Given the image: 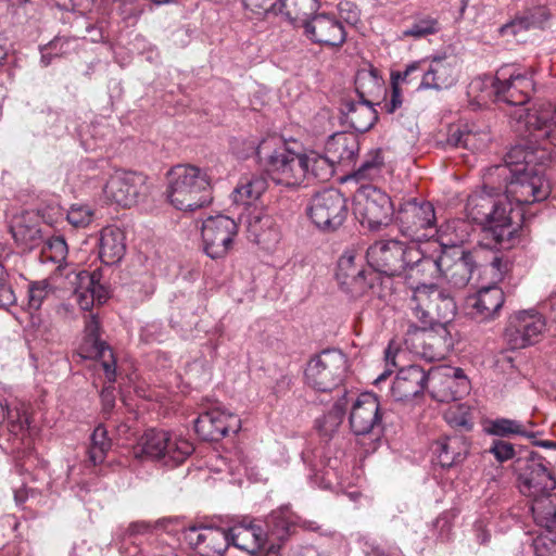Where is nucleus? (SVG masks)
<instances>
[{"label":"nucleus","mask_w":556,"mask_h":556,"mask_svg":"<svg viewBox=\"0 0 556 556\" xmlns=\"http://www.w3.org/2000/svg\"><path fill=\"white\" fill-rule=\"evenodd\" d=\"M532 146L513 147L505 156L503 164L489 169L486 179H503L505 184V201L510 207L533 204L547 199L551 192L548 180L544 175V165L549 161V149L541 147L529 150Z\"/></svg>","instance_id":"f257e3e1"},{"label":"nucleus","mask_w":556,"mask_h":556,"mask_svg":"<svg viewBox=\"0 0 556 556\" xmlns=\"http://www.w3.org/2000/svg\"><path fill=\"white\" fill-rule=\"evenodd\" d=\"M415 255H419L416 249H406L397 241L384 242V276L397 278L390 286L392 292L409 290L413 296L418 287L434 285L432 280L441 276V256H424L413 262Z\"/></svg>","instance_id":"f03ea898"},{"label":"nucleus","mask_w":556,"mask_h":556,"mask_svg":"<svg viewBox=\"0 0 556 556\" xmlns=\"http://www.w3.org/2000/svg\"><path fill=\"white\" fill-rule=\"evenodd\" d=\"M207 173L193 165H177L168 173L167 198L180 211H194L212 201Z\"/></svg>","instance_id":"7ed1b4c3"},{"label":"nucleus","mask_w":556,"mask_h":556,"mask_svg":"<svg viewBox=\"0 0 556 556\" xmlns=\"http://www.w3.org/2000/svg\"><path fill=\"white\" fill-rule=\"evenodd\" d=\"M514 212L507 203L495 199L485 190L475 191L466 203L467 217L483 226L484 231L492 235L496 243H502L515 230L511 228Z\"/></svg>","instance_id":"20e7f679"},{"label":"nucleus","mask_w":556,"mask_h":556,"mask_svg":"<svg viewBox=\"0 0 556 556\" xmlns=\"http://www.w3.org/2000/svg\"><path fill=\"white\" fill-rule=\"evenodd\" d=\"M515 121L514 131L521 137V146H532L530 150L541 147H556V109L539 106L533 109L519 108L511 115Z\"/></svg>","instance_id":"39448f33"},{"label":"nucleus","mask_w":556,"mask_h":556,"mask_svg":"<svg viewBox=\"0 0 556 556\" xmlns=\"http://www.w3.org/2000/svg\"><path fill=\"white\" fill-rule=\"evenodd\" d=\"M275 143V138L262 140L255 151L257 157L267 161V170L275 182L288 187L299 186L305 179L303 154L291 151L285 144L269 154Z\"/></svg>","instance_id":"423d86ee"},{"label":"nucleus","mask_w":556,"mask_h":556,"mask_svg":"<svg viewBox=\"0 0 556 556\" xmlns=\"http://www.w3.org/2000/svg\"><path fill=\"white\" fill-rule=\"evenodd\" d=\"M415 317L420 325L437 323L448 325L456 314V304L450 292L437 285H424L417 288L412 298Z\"/></svg>","instance_id":"0eeeda50"},{"label":"nucleus","mask_w":556,"mask_h":556,"mask_svg":"<svg viewBox=\"0 0 556 556\" xmlns=\"http://www.w3.org/2000/svg\"><path fill=\"white\" fill-rule=\"evenodd\" d=\"M348 213L346 199L334 188L316 192L306 205L307 217L324 232L337 231L344 224Z\"/></svg>","instance_id":"6e6552de"},{"label":"nucleus","mask_w":556,"mask_h":556,"mask_svg":"<svg viewBox=\"0 0 556 556\" xmlns=\"http://www.w3.org/2000/svg\"><path fill=\"white\" fill-rule=\"evenodd\" d=\"M348 367V358L340 350H325L308 362L306 382L316 391L330 392L342 382Z\"/></svg>","instance_id":"1a4fd4ad"},{"label":"nucleus","mask_w":556,"mask_h":556,"mask_svg":"<svg viewBox=\"0 0 556 556\" xmlns=\"http://www.w3.org/2000/svg\"><path fill=\"white\" fill-rule=\"evenodd\" d=\"M492 87L497 101L505 102L513 106L508 115L510 126L514 129L516 122L513 121L511 115L517 109L525 108L523 105L529 101L534 90L532 77L527 74L513 73L508 66H504L497 71Z\"/></svg>","instance_id":"9d476101"},{"label":"nucleus","mask_w":556,"mask_h":556,"mask_svg":"<svg viewBox=\"0 0 556 556\" xmlns=\"http://www.w3.org/2000/svg\"><path fill=\"white\" fill-rule=\"evenodd\" d=\"M81 359H98L110 382L116 380V359L112 349L100 339V323L94 314L85 317L84 337L77 350Z\"/></svg>","instance_id":"9b49d317"},{"label":"nucleus","mask_w":556,"mask_h":556,"mask_svg":"<svg viewBox=\"0 0 556 556\" xmlns=\"http://www.w3.org/2000/svg\"><path fill=\"white\" fill-rule=\"evenodd\" d=\"M390 206L399 229L410 239H420L419 230L434 226V208L429 202L409 200L405 203L399 202L396 206L395 200L390 199Z\"/></svg>","instance_id":"f8f14e48"},{"label":"nucleus","mask_w":556,"mask_h":556,"mask_svg":"<svg viewBox=\"0 0 556 556\" xmlns=\"http://www.w3.org/2000/svg\"><path fill=\"white\" fill-rule=\"evenodd\" d=\"M238 233L237 223L225 215L210 216L202 225V242L205 254L213 258H223L232 249Z\"/></svg>","instance_id":"ddd939ff"},{"label":"nucleus","mask_w":556,"mask_h":556,"mask_svg":"<svg viewBox=\"0 0 556 556\" xmlns=\"http://www.w3.org/2000/svg\"><path fill=\"white\" fill-rule=\"evenodd\" d=\"M546 331L545 317L535 311H521L510 317L505 339L511 349H525L541 341Z\"/></svg>","instance_id":"4468645a"},{"label":"nucleus","mask_w":556,"mask_h":556,"mask_svg":"<svg viewBox=\"0 0 556 556\" xmlns=\"http://www.w3.org/2000/svg\"><path fill=\"white\" fill-rule=\"evenodd\" d=\"M556 486L552 469L546 466L542 455L531 452L519 475V490L531 501L549 494Z\"/></svg>","instance_id":"2eb2a0df"},{"label":"nucleus","mask_w":556,"mask_h":556,"mask_svg":"<svg viewBox=\"0 0 556 556\" xmlns=\"http://www.w3.org/2000/svg\"><path fill=\"white\" fill-rule=\"evenodd\" d=\"M431 395L439 402H452L468 394L470 382L462 368L443 366L428 372Z\"/></svg>","instance_id":"dca6fc26"},{"label":"nucleus","mask_w":556,"mask_h":556,"mask_svg":"<svg viewBox=\"0 0 556 556\" xmlns=\"http://www.w3.org/2000/svg\"><path fill=\"white\" fill-rule=\"evenodd\" d=\"M147 190L144 175L122 169L115 170L103 188L106 199L123 207L138 203Z\"/></svg>","instance_id":"f3484780"},{"label":"nucleus","mask_w":556,"mask_h":556,"mask_svg":"<svg viewBox=\"0 0 556 556\" xmlns=\"http://www.w3.org/2000/svg\"><path fill=\"white\" fill-rule=\"evenodd\" d=\"M358 250L355 247L346 248L338 260L336 279L346 293L357 295L366 289L374 287V279L369 277L368 269L356 263Z\"/></svg>","instance_id":"a211bd4d"},{"label":"nucleus","mask_w":556,"mask_h":556,"mask_svg":"<svg viewBox=\"0 0 556 556\" xmlns=\"http://www.w3.org/2000/svg\"><path fill=\"white\" fill-rule=\"evenodd\" d=\"M348 405L351 403L350 426L356 435H365L381 422L380 401L372 392H364L355 399L345 393Z\"/></svg>","instance_id":"6ab92c4d"},{"label":"nucleus","mask_w":556,"mask_h":556,"mask_svg":"<svg viewBox=\"0 0 556 556\" xmlns=\"http://www.w3.org/2000/svg\"><path fill=\"white\" fill-rule=\"evenodd\" d=\"M355 215L363 228L376 232L382 224V191L379 185L363 182L355 194Z\"/></svg>","instance_id":"aec40b11"},{"label":"nucleus","mask_w":556,"mask_h":556,"mask_svg":"<svg viewBox=\"0 0 556 556\" xmlns=\"http://www.w3.org/2000/svg\"><path fill=\"white\" fill-rule=\"evenodd\" d=\"M417 340L419 341L418 353L429 362L444 359L454 345L453 337L443 323L420 325Z\"/></svg>","instance_id":"412c9836"},{"label":"nucleus","mask_w":556,"mask_h":556,"mask_svg":"<svg viewBox=\"0 0 556 556\" xmlns=\"http://www.w3.org/2000/svg\"><path fill=\"white\" fill-rule=\"evenodd\" d=\"M185 540L202 556H223L230 546L228 529L212 526L188 528Z\"/></svg>","instance_id":"4be33fe9"},{"label":"nucleus","mask_w":556,"mask_h":556,"mask_svg":"<svg viewBox=\"0 0 556 556\" xmlns=\"http://www.w3.org/2000/svg\"><path fill=\"white\" fill-rule=\"evenodd\" d=\"M195 431L204 440L218 441L228 433H237L241 428V419L219 407L201 414L194 422Z\"/></svg>","instance_id":"5701e85b"},{"label":"nucleus","mask_w":556,"mask_h":556,"mask_svg":"<svg viewBox=\"0 0 556 556\" xmlns=\"http://www.w3.org/2000/svg\"><path fill=\"white\" fill-rule=\"evenodd\" d=\"M229 544L254 555L266 548V533L262 519L245 517L228 528Z\"/></svg>","instance_id":"b1692460"},{"label":"nucleus","mask_w":556,"mask_h":556,"mask_svg":"<svg viewBox=\"0 0 556 556\" xmlns=\"http://www.w3.org/2000/svg\"><path fill=\"white\" fill-rule=\"evenodd\" d=\"M66 280L75 302L83 311H88L97 302L106 300V290L99 283L93 274L87 270H72L66 274Z\"/></svg>","instance_id":"393cba45"},{"label":"nucleus","mask_w":556,"mask_h":556,"mask_svg":"<svg viewBox=\"0 0 556 556\" xmlns=\"http://www.w3.org/2000/svg\"><path fill=\"white\" fill-rule=\"evenodd\" d=\"M306 37L315 43L341 46L346 33L342 23L331 14H314L303 26Z\"/></svg>","instance_id":"a878e982"},{"label":"nucleus","mask_w":556,"mask_h":556,"mask_svg":"<svg viewBox=\"0 0 556 556\" xmlns=\"http://www.w3.org/2000/svg\"><path fill=\"white\" fill-rule=\"evenodd\" d=\"M441 276L454 288L462 289L470 281L477 268L473 252H444L441 255Z\"/></svg>","instance_id":"bb28decb"},{"label":"nucleus","mask_w":556,"mask_h":556,"mask_svg":"<svg viewBox=\"0 0 556 556\" xmlns=\"http://www.w3.org/2000/svg\"><path fill=\"white\" fill-rule=\"evenodd\" d=\"M458 77L457 60L454 55H437L430 59L419 88L446 89L453 86Z\"/></svg>","instance_id":"cd10ccee"},{"label":"nucleus","mask_w":556,"mask_h":556,"mask_svg":"<svg viewBox=\"0 0 556 556\" xmlns=\"http://www.w3.org/2000/svg\"><path fill=\"white\" fill-rule=\"evenodd\" d=\"M504 303V292L497 286L480 289L475 295L467 299V314L478 320L484 321L493 318Z\"/></svg>","instance_id":"c85d7f7f"},{"label":"nucleus","mask_w":556,"mask_h":556,"mask_svg":"<svg viewBox=\"0 0 556 556\" xmlns=\"http://www.w3.org/2000/svg\"><path fill=\"white\" fill-rule=\"evenodd\" d=\"M428 383V374L417 365L401 368L391 386L395 401H405L421 393Z\"/></svg>","instance_id":"c756f323"},{"label":"nucleus","mask_w":556,"mask_h":556,"mask_svg":"<svg viewBox=\"0 0 556 556\" xmlns=\"http://www.w3.org/2000/svg\"><path fill=\"white\" fill-rule=\"evenodd\" d=\"M39 219V216L31 212L23 213L13 219L11 233L23 250H33L43 242Z\"/></svg>","instance_id":"7c9ffc66"},{"label":"nucleus","mask_w":556,"mask_h":556,"mask_svg":"<svg viewBox=\"0 0 556 556\" xmlns=\"http://www.w3.org/2000/svg\"><path fill=\"white\" fill-rule=\"evenodd\" d=\"M372 100L359 99L358 101H346L341 108L344 122L355 131L365 132L369 130L378 119V112L374 108Z\"/></svg>","instance_id":"2f4dec72"},{"label":"nucleus","mask_w":556,"mask_h":556,"mask_svg":"<svg viewBox=\"0 0 556 556\" xmlns=\"http://www.w3.org/2000/svg\"><path fill=\"white\" fill-rule=\"evenodd\" d=\"M126 253V237L123 230L109 226L101 230L99 257L105 265L119 263Z\"/></svg>","instance_id":"473e14b6"},{"label":"nucleus","mask_w":556,"mask_h":556,"mask_svg":"<svg viewBox=\"0 0 556 556\" xmlns=\"http://www.w3.org/2000/svg\"><path fill=\"white\" fill-rule=\"evenodd\" d=\"M359 150L358 138L351 132H337L330 136L325 152L333 164L350 163Z\"/></svg>","instance_id":"72a5a7b5"},{"label":"nucleus","mask_w":556,"mask_h":556,"mask_svg":"<svg viewBox=\"0 0 556 556\" xmlns=\"http://www.w3.org/2000/svg\"><path fill=\"white\" fill-rule=\"evenodd\" d=\"M317 0H279L278 13L295 26H304L318 10Z\"/></svg>","instance_id":"f704fd0d"},{"label":"nucleus","mask_w":556,"mask_h":556,"mask_svg":"<svg viewBox=\"0 0 556 556\" xmlns=\"http://www.w3.org/2000/svg\"><path fill=\"white\" fill-rule=\"evenodd\" d=\"M438 459L442 467L463 462L468 454V443L462 437H448L438 442Z\"/></svg>","instance_id":"c9c22d12"},{"label":"nucleus","mask_w":556,"mask_h":556,"mask_svg":"<svg viewBox=\"0 0 556 556\" xmlns=\"http://www.w3.org/2000/svg\"><path fill=\"white\" fill-rule=\"evenodd\" d=\"M531 511L535 523L542 530L556 529V493H549L531 501Z\"/></svg>","instance_id":"e433bc0d"},{"label":"nucleus","mask_w":556,"mask_h":556,"mask_svg":"<svg viewBox=\"0 0 556 556\" xmlns=\"http://www.w3.org/2000/svg\"><path fill=\"white\" fill-rule=\"evenodd\" d=\"M267 182L261 176L243 177L232 192L233 203L250 205L266 190Z\"/></svg>","instance_id":"4c0bfd02"},{"label":"nucleus","mask_w":556,"mask_h":556,"mask_svg":"<svg viewBox=\"0 0 556 556\" xmlns=\"http://www.w3.org/2000/svg\"><path fill=\"white\" fill-rule=\"evenodd\" d=\"M302 165L305 169V179L313 178L319 181H327L334 174V164L326 153L309 152L303 154Z\"/></svg>","instance_id":"58836bf2"},{"label":"nucleus","mask_w":556,"mask_h":556,"mask_svg":"<svg viewBox=\"0 0 556 556\" xmlns=\"http://www.w3.org/2000/svg\"><path fill=\"white\" fill-rule=\"evenodd\" d=\"M266 533V544L271 542L268 548L274 547L275 541L285 540L290 532L292 522L286 510H275L266 519L262 520Z\"/></svg>","instance_id":"ea45409f"},{"label":"nucleus","mask_w":556,"mask_h":556,"mask_svg":"<svg viewBox=\"0 0 556 556\" xmlns=\"http://www.w3.org/2000/svg\"><path fill=\"white\" fill-rule=\"evenodd\" d=\"M355 90L359 99L371 100L379 92V71L371 64L359 68L355 75Z\"/></svg>","instance_id":"a19ab883"},{"label":"nucleus","mask_w":556,"mask_h":556,"mask_svg":"<svg viewBox=\"0 0 556 556\" xmlns=\"http://www.w3.org/2000/svg\"><path fill=\"white\" fill-rule=\"evenodd\" d=\"M425 61L413 62L407 65L404 72H391V99L388 108L389 113H393L401 108L403 103L402 86L408 83V77L418 70H425Z\"/></svg>","instance_id":"79ce46f5"},{"label":"nucleus","mask_w":556,"mask_h":556,"mask_svg":"<svg viewBox=\"0 0 556 556\" xmlns=\"http://www.w3.org/2000/svg\"><path fill=\"white\" fill-rule=\"evenodd\" d=\"M346 408L348 396L343 394V396L336 402L331 410L316 420V428L323 437L329 438L338 430Z\"/></svg>","instance_id":"37998d69"},{"label":"nucleus","mask_w":556,"mask_h":556,"mask_svg":"<svg viewBox=\"0 0 556 556\" xmlns=\"http://www.w3.org/2000/svg\"><path fill=\"white\" fill-rule=\"evenodd\" d=\"M169 433L163 430L150 429L140 441V451L151 458H162L166 450Z\"/></svg>","instance_id":"c03bdc74"},{"label":"nucleus","mask_w":556,"mask_h":556,"mask_svg":"<svg viewBox=\"0 0 556 556\" xmlns=\"http://www.w3.org/2000/svg\"><path fill=\"white\" fill-rule=\"evenodd\" d=\"M111 440L108 438V431L99 425L92 432L90 438V446L88 448V459L92 465L102 464L111 448Z\"/></svg>","instance_id":"a18cd8bd"},{"label":"nucleus","mask_w":556,"mask_h":556,"mask_svg":"<svg viewBox=\"0 0 556 556\" xmlns=\"http://www.w3.org/2000/svg\"><path fill=\"white\" fill-rule=\"evenodd\" d=\"M193 451L194 447L190 441L169 433V439H167L163 458H167V462L172 460L174 465H178L190 456Z\"/></svg>","instance_id":"49530a36"},{"label":"nucleus","mask_w":556,"mask_h":556,"mask_svg":"<svg viewBox=\"0 0 556 556\" xmlns=\"http://www.w3.org/2000/svg\"><path fill=\"white\" fill-rule=\"evenodd\" d=\"M464 220H451L440 228L442 244L455 247L467 240L469 232Z\"/></svg>","instance_id":"de8ad7c7"},{"label":"nucleus","mask_w":556,"mask_h":556,"mask_svg":"<svg viewBox=\"0 0 556 556\" xmlns=\"http://www.w3.org/2000/svg\"><path fill=\"white\" fill-rule=\"evenodd\" d=\"M366 267L368 269L369 277L374 279L375 285H382V242L375 241L368 247L366 254Z\"/></svg>","instance_id":"09e8293b"},{"label":"nucleus","mask_w":556,"mask_h":556,"mask_svg":"<svg viewBox=\"0 0 556 556\" xmlns=\"http://www.w3.org/2000/svg\"><path fill=\"white\" fill-rule=\"evenodd\" d=\"M529 31L530 29L519 13L498 28L500 37L506 41L516 42H525Z\"/></svg>","instance_id":"8fccbe9b"},{"label":"nucleus","mask_w":556,"mask_h":556,"mask_svg":"<svg viewBox=\"0 0 556 556\" xmlns=\"http://www.w3.org/2000/svg\"><path fill=\"white\" fill-rule=\"evenodd\" d=\"M381 175L382 156L379 149L375 152V155L371 156V159L366 160L354 174L357 181L361 182L368 180L370 181L369 184H372L374 181L378 184Z\"/></svg>","instance_id":"3c124183"},{"label":"nucleus","mask_w":556,"mask_h":556,"mask_svg":"<svg viewBox=\"0 0 556 556\" xmlns=\"http://www.w3.org/2000/svg\"><path fill=\"white\" fill-rule=\"evenodd\" d=\"M530 30L544 29L552 17L545 5H533L518 12Z\"/></svg>","instance_id":"603ef678"},{"label":"nucleus","mask_w":556,"mask_h":556,"mask_svg":"<svg viewBox=\"0 0 556 556\" xmlns=\"http://www.w3.org/2000/svg\"><path fill=\"white\" fill-rule=\"evenodd\" d=\"M308 476L311 482L321 489H332L339 484V475L336 466L330 462L327 465L321 464L320 468H312Z\"/></svg>","instance_id":"864d4df0"},{"label":"nucleus","mask_w":556,"mask_h":556,"mask_svg":"<svg viewBox=\"0 0 556 556\" xmlns=\"http://www.w3.org/2000/svg\"><path fill=\"white\" fill-rule=\"evenodd\" d=\"M489 432L498 437H508L511 434H518L523 437H532L533 434L528 432L525 425L517 420L508 418H497L491 421L489 426Z\"/></svg>","instance_id":"5fc2aeb1"},{"label":"nucleus","mask_w":556,"mask_h":556,"mask_svg":"<svg viewBox=\"0 0 556 556\" xmlns=\"http://www.w3.org/2000/svg\"><path fill=\"white\" fill-rule=\"evenodd\" d=\"M444 419L453 428H459L467 431L472 428L469 408L462 404L451 405L444 413Z\"/></svg>","instance_id":"6e6d98bb"},{"label":"nucleus","mask_w":556,"mask_h":556,"mask_svg":"<svg viewBox=\"0 0 556 556\" xmlns=\"http://www.w3.org/2000/svg\"><path fill=\"white\" fill-rule=\"evenodd\" d=\"M41 255L45 261L60 263L65 260L67 255V244L62 237H52L48 239L41 250Z\"/></svg>","instance_id":"4d7b16f0"},{"label":"nucleus","mask_w":556,"mask_h":556,"mask_svg":"<svg viewBox=\"0 0 556 556\" xmlns=\"http://www.w3.org/2000/svg\"><path fill=\"white\" fill-rule=\"evenodd\" d=\"M535 556H556V529L542 530L533 541Z\"/></svg>","instance_id":"13d9d810"},{"label":"nucleus","mask_w":556,"mask_h":556,"mask_svg":"<svg viewBox=\"0 0 556 556\" xmlns=\"http://www.w3.org/2000/svg\"><path fill=\"white\" fill-rule=\"evenodd\" d=\"M440 28L441 27L439 21L430 15H427L416 20L412 26L404 31V35L421 38L427 35L438 33Z\"/></svg>","instance_id":"bf43d9fd"},{"label":"nucleus","mask_w":556,"mask_h":556,"mask_svg":"<svg viewBox=\"0 0 556 556\" xmlns=\"http://www.w3.org/2000/svg\"><path fill=\"white\" fill-rule=\"evenodd\" d=\"M68 223L75 228H85L93 219V211L85 204H73L66 215Z\"/></svg>","instance_id":"052dcab7"},{"label":"nucleus","mask_w":556,"mask_h":556,"mask_svg":"<svg viewBox=\"0 0 556 556\" xmlns=\"http://www.w3.org/2000/svg\"><path fill=\"white\" fill-rule=\"evenodd\" d=\"M273 218L269 215L262 214L261 212H253L247 219V231L250 241H254L266 227H269Z\"/></svg>","instance_id":"680f3d73"},{"label":"nucleus","mask_w":556,"mask_h":556,"mask_svg":"<svg viewBox=\"0 0 556 556\" xmlns=\"http://www.w3.org/2000/svg\"><path fill=\"white\" fill-rule=\"evenodd\" d=\"M49 294V285L47 281H37L30 285L28 290V306L31 309L40 308L42 302Z\"/></svg>","instance_id":"e2e57ef3"},{"label":"nucleus","mask_w":556,"mask_h":556,"mask_svg":"<svg viewBox=\"0 0 556 556\" xmlns=\"http://www.w3.org/2000/svg\"><path fill=\"white\" fill-rule=\"evenodd\" d=\"M242 2L247 10L256 15L278 13L279 0H242Z\"/></svg>","instance_id":"0e129e2a"},{"label":"nucleus","mask_w":556,"mask_h":556,"mask_svg":"<svg viewBox=\"0 0 556 556\" xmlns=\"http://www.w3.org/2000/svg\"><path fill=\"white\" fill-rule=\"evenodd\" d=\"M406 355L405 351L401 350L400 343L394 340L389 342L388 349L384 351V380L392 372L388 367L392 365L393 367L399 366V359Z\"/></svg>","instance_id":"69168bd1"},{"label":"nucleus","mask_w":556,"mask_h":556,"mask_svg":"<svg viewBox=\"0 0 556 556\" xmlns=\"http://www.w3.org/2000/svg\"><path fill=\"white\" fill-rule=\"evenodd\" d=\"M490 136L485 131H473L466 129V137L464 138V149L472 152L482 150L486 147Z\"/></svg>","instance_id":"338daca9"},{"label":"nucleus","mask_w":556,"mask_h":556,"mask_svg":"<svg viewBox=\"0 0 556 556\" xmlns=\"http://www.w3.org/2000/svg\"><path fill=\"white\" fill-rule=\"evenodd\" d=\"M279 239V230L274 220H271L269 227H266L253 242L261 245L264 250H271L278 243Z\"/></svg>","instance_id":"774afa93"}]
</instances>
